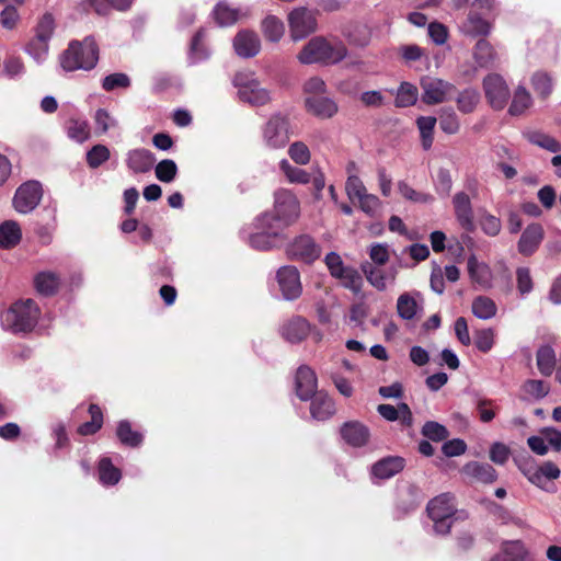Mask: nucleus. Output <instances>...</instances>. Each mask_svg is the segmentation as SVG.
<instances>
[{
  "instance_id": "8",
  "label": "nucleus",
  "mask_w": 561,
  "mask_h": 561,
  "mask_svg": "<svg viewBox=\"0 0 561 561\" xmlns=\"http://www.w3.org/2000/svg\"><path fill=\"white\" fill-rule=\"evenodd\" d=\"M427 513L434 523L435 533L438 535L448 534L455 514L453 496L449 494L436 496L427 504Z\"/></svg>"
},
{
  "instance_id": "17",
  "label": "nucleus",
  "mask_w": 561,
  "mask_h": 561,
  "mask_svg": "<svg viewBox=\"0 0 561 561\" xmlns=\"http://www.w3.org/2000/svg\"><path fill=\"white\" fill-rule=\"evenodd\" d=\"M233 48L239 57L251 58L259 54L261 41L256 33L242 30L233 38Z\"/></svg>"
},
{
  "instance_id": "44",
  "label": "nucleus",
  "mask_w": 561,
  "mask_h": 561,
  "mask_svg": "<svg viewBox=\"0 0 561 561\" xmlns=\"http://www.w3.org/2000/svg\"><path fill=\"white\" fill-rule=\"evenodd\" d=\"M437 118L434 116H420L416 119V125L420 130L422 146L425 150H428L433 144V131Z\"/></svg>"
},
{
  "instance_id": "32",
  "label": "nucleus",
  "mask_w": 561,
  "mask_h": 561,
  "mask_svg": "<svg viewBox=\"0 0 561 561\" xmlns=\"http://www.w3.org/2000/svg\"><path fill=\"white\" fill-rule=\"evenodd\" d=\"M473 58L479 68H490L496 60V53L488 41L480 39L476 44Z\"/></svg>"
},
{
  "instance_id": "55",
  "label": "nucleus",
  "mask_w": 561,
  "mask_h": 561,
  "mask_svg": "<svg viewBox=\"0 0 561 561\" xmlns=\"http://www.w3.org/2000/svg\"><path fill=\"white\" fill-rule=\"evenodd\" d=\"M94 124L95 133L98 135H103L107 133L111 128L116 127L117 121L105 108H99L94 114Z\"/></svg>"
},
{
  "instance_id": "22",
  "label": "nucleus",
  "mask_w": 561,
  "mask_h": 561,
  "mask_svg": "<svg viewBox=\"0 0 561 561\" xmlns=\"http://www.w3.org/2000/svg\"><path fill=\"white\" fill-rule=\"evenodd\" d=\"M468 273L472 283L482 289L492 286L493 275L491 268L483 262H479L476 255L468 257Z\"/></svg>"
},
{
  "instance_id": "29",
  "label": "nucleus",
  "mask_w": 561,
  "mask_h": 561,
  "mask_svg": "<svg viewBox=\"0 0 561 561\" xmlns=\"http://www.w3.org/2000/svg\"><path fill=\"white\" fill-rule=\"evenodd\" d=\"M22 238L20 225L14 220H7L0 225V248L11 249L15 247Z\"/></svg>"
},
{
  "instance_id": "60",
  "label": "nucleus",
  "mask_w": 561,
  "mask_h": 561,
  "mask_svg": "<svg viewBox=\"0 0 561 561\" xmlns=\"http://www.w3.org/2000/svg\"><path fill=\"white\" fill-rule=\"evenodd\" d=\"M422 434L434 442H440L448 437L447 428L434 421H428L423 425Z\"/></svg>"
},
{
  "instance_id": "21",
  "label": "nucleus",
  "mask_w": 561,
  "mask_h": 561,
  "mask_svg": "<svg viewBox=\"0 0 561 561\" xmlns=\"http://www.w3.org/2000/svg\"><path fill=\"white\" fill-rule=\"evenodd\" d=\"M543 239V229L539 224L529 225L520 236L518 251L523 255H531Z\"/></svg>"
},
{
  "instance_id": "14",
  "label": "nucleus",
  "mask_w": 561,
  "mask_h": 561,
  "mask_svg": "<svg viewBox=\"0 0 561 561\" xmlns=\"http://www.w3.org/2000/svg\"><path fill=\"white\" fill-rule=\"evenodd\" d=\"M287 254L295 260L306 263H312L321 255V248L314 240L308 236L302 234L297 237L287 248Z\"/></svg>"
},
{
  "instance_id": "2",
  "label": "nucleus",
  "mask_w": 561,
  "mask_h": 561,
  "mask_svg": "<svg viewBox=\"0 0 561 561\" xmlns=\"http://www.w3.org/2000/svg\"><path fill=\"white\" fill-rule=\"evenodd\" d=\"M41 317V309L31 299L15 301L0 313V322L4 330L13 333H28L34 330Z\"/></svg>"
},
{
  "instance_id": "46",
  "label": "nucleus",
  "mask_w": 561,
  "mask_h": 561,
  "mask_svg": "<svg viewBox=\"0 0 561 561\" xmlns=\"http://www.w3.org/2000/svg\"><path fill=\"white\" fill-rule=\"evenodd\" d=\"M417 88L410 82H402L398 88L396 95V105L398 107H408L414 105L417 101Z\"/></svg>"
},
{
  "instance_id": "7",
  "label": "nucleus",
  "mask_w": 561,
  "mask_h": 561,
  "mask_svg": "<svg viewBox=\"0 0 561 561\" xmlns=\"http://www.w3.org/2000/svg\"><path fill=\"white\" fill-rule=\"evenodd\" d=\"M318 11L307 7L293 9L287 16L289 34L294 42L305 39L318 30Z\"/></svg>"
},
{
  "instance_id": "4",
  "label": "nucleus",
  "mask_w": 561,
  "mask_h": 561,
  "mask_svg": "<svg viewBox=\"0 0 561 561\" xmlns=\"http://www.w3.org/2000/svg\"><path fill=\"white\" fill-rule=\"evenodd\" d=\"M263 215L284 231L299 218L300 204L290 191L282 188L274 194L273 211H265Z\"/></svg>"
},
{
  "instance_id": "47",
  "label": "nucleus",
  "mask_w": 561,
  "mask_h": 561,
  "mask_svg": "<svg viewBox=\"0 0 561 561\" xmlns=\"http://www.w3.org/2000/svg\"><path fill=\"white\" fill-rule=\"evenodd\" d=\"M91 7L100 15H106L111 9L125 11L130 8L133 0H89Z\"/></svg>"
},
{
  "instance_id": "49",
  "label": "nucleus",
  "mask_w": 561,
  "mask_h": 561,
  "mask_svg": "<svg viewBox=\"0 0 561 561\" xmlns=\"http://www.w3.org/2000/svg\"><path fill=\"white\" fill-rule=\"evenodd\" d=\"M49 49V41L33 37L25 47V51L37 62L42 64L47 55Z\"/></svg>"
},
{
  "instance_id": "13",
  "label": "nucleus",
  "mask_w": 561,
  "mask_h": 561,
  "mask_svg": "<svg viewBox=\"0 0 561 561\" xmlns=\"http://www.w3.org/2000/svg\"><path fill=\"white\" fill-rule=\"evenodd\" d=\"M276 280L284 299L295 300L300 297L302 285L297 267L291 265L279 267L276 273Z\"/></svg>"
},
{
  "instance_id": "5",
  "label": "nucleus",
  "mask_w": 561,
  "mask_h": 561,
  "mask_svg": "<svg viewBox=\"0 0 561 561\" xmlns=\"http://www.w3.org/2000/svg\"><path fill=\"white\" fill-rule=\"evenodd\" d=\"M248 243L251 248L260 251L271 250L278 247L285 240L284 231L261 214L252 224V231L248 233Z\"/></svg>"
},
{
  "instance_id": "53",
  "label": "nucleus",
  "mask_w": 561,
  "mask_h": 561,
  "mask_svg": "<svg viewBox=\"0 0 561 561\" xmlns=\"http://www.w3.org/2000/svg\"><path fill=\"white\" fill-rule=\"evenodd\" d=\"M156 178L164 183H171L178 174V165L171 159L161 160L154 169Z\"/></svg>"
},
{
  "instance_id": "24",
  "label": "nucleus",
  "mask_w": 561,
  "mask_h": 561,
  "mask_svg": "<svg viewBox=\"0 0 561 561\" xmlns=\"http://www.w3.org/2000/svg\"><path fill=\"white\" fill-rule=\"evenodd\" d=\"M490 561H535L529 556L525 545L519 540L507 541L503 545L501 552Z\"/></svg>"
},
{
  "instance_id": "36",
  "label": "nucleus",
  "mask_w": 561,
  "mask_h": 561,
  "mask_svg": "<svg viewBox=\"0 0 561 561\" xmlns=\"http://www.w3.org/2000/svg\"><path fill=\"white\" fill-rule=\"evenodd\" d=\"M537 367L543 376H550L556 368V353L549 345L541 346L536 355Z\"/></svg>"
},
{
  "instance_id": "23",
  "label": "nucleus",
  "mask_w": 561,
  "mask_h": 561,
  "mask_svg": "<svg viewBox=\"0 0 561 561\" xmlns=\"http://www.w3.org/2000/svg\"><path fill=\"white\" fill-rule=\"evenodd\" d=\"M154 156L147 149H133L126 154L128 169L134 173H146L154 164Z\"/></svg>"
},
{
  "instance_id": "51",
  "label": "nucleus",
  "mask_w": 561,
  "mask_h": 561,
  "mask_svg": "<svg viewBox=\"0 0 561 561\" xmlns=\"http://www.w3.org/2000/svg\"><path fill=\"white\" fill-rule=\"evenodd\" d=\"M91 421L81 424L78 432L81 435H92L96 433L103 423V415L101 409L96 404H91L89 408Z\"/></svg>"
},
{
  "instance_id": "34",
  "label": "nucleus",
  "mask_w": 561,
  "mask_h": 561,
  "mask_svg": "<svg viewBox=\"0 0 561 561\" xmlns=\"http://www.w3.org/2000/svg\"><path fill=\"white\" fill-rule=\"evenodd\" d=\"M533 104V98L524 85H518L514 92L508 113L513 116L522 115Z\"/></svg>"
},
{
  "instance_id": "37",
  "label": "nucleus",
  "mask_w": 561,
  "mask_h": 561,
  "mask_svg": "<svg viewBox=\"0 0 561 561\" xmlns=\"http://www.w3.org/2000/svg\"><path fill=\"white\" fill-rule=\"evenodd\" d=\"M334 278L339 279L341 284L358 294L363 287V278L357 270L352 266H345Z\"/></svg>"
},
{
  "instance_id": "64",
  "label": "nucleus",
  "mask_w": 561,
  "mask_h": 561,
  "mask_svg": "<svg viewBox=\"0 0 561 561\" xmlns=\"http://www.w3.org/2000/svg\"><path fill=\"white\" fill-rule=\"evenodd\" d=\"M453 181L450 172L447 169H439L435 179L436 192L442 197H447L451 191Z\"/></svg>"
},
{
  "instance_id": "10",
  "label": "nucleus",
  "mask_w": 561,
  "mask_h": 561,
  "mask_svg": "<svg viewBox=\"0 0 561 561\" xmlns=\"http://www.w3.org/2000/svg\"><path fill=\"white\" fill-rule=\"evenodd\" d=\"M43 197V188L37 181H27L20 185L13 197V207L20 214L34 210Z\"/></svg>"
},
{
  "instance_id": "35",
  "label": "nucleus",
  "mask_w": 561,
  "mask_h": 561,
  "mask_svg": "<svg viewBox=\"0 0 561 561\" xmlns=\"http://www.w3.org/2000/svg\"><path fill=\"white\" fill-rule=\"evenodd\" d=\"M526 138L533 145H536L542 149H546L550 152H559L561 151V142L558 141L554 137L541 131V130H530L526 133Z\"/></svg>"
},
{
  "instance_id": "63",
  "label": "nucleus",
  "mask_w": 561,
  "mask_h": 561,
  "mask_svg": "<svg viewBox=\"0 0 561 561\" xmlns=\"http://www.w3.org/2000/svg\"><path fill=\"white\" fill-rule=\"evenodd\" d=\"M302 89L306 96L323 95L327 94L328 85L322 78L313 76L305 81Z\"/></svg>"
},
{
  "instance_id": "57",
  "label": "nucleus",
  "mask_w": 561,
  "mask_h": 561,
  "mask_svg": "<svg viewBox=\"0 0 561 561\" xmlns=\"http://www.w3.org/2000/svg\"><path fill=\"white\" fill-rule=\"evenodd\" d=\"M398 190L404 198L415 203L427 204L434 201L431 194L417 192L404 181L398 182Z\"/></svg>"
},
{
  "instance_id": "12",
  "label": "nucleus",
  "mask_w": 561,
  "mask_h": 561,
  "mask_svg": "<svg viewBox=\"0 0 561 561\" xmlns=\"http://www.w3.org/2000/svg\"><path fill=\"white\" fill-rule=\"evenodd\" d=\"M485 98L494 110H502L510 99V88L499 73H489L482 82Z\"/></svg>"
},
{
  "instance_id": "42",
  "label": "nucleus",
  "mask_w": 561,
  "mask_h": 561,
  "mask_svg": "<svg viewBox=\"0 0 561 561\" xmlns=\"http://www.w3.org/2000/svg\"><path fill=\"white\" fill-rule=\"evenodd\" d=\"M496 311L495 302L486 296H478L472 301V312L479 319L489 320L496 314Z\"/></svg>"
},
{
  "instance_id": "33",
  "label": "nucleus",
  "mask_w": 561,
  "mask_h": 561,
  "mask_svg": "<svg viewBox=\"0 0 561 561\" xmlns=\"http://www.w3.org/2000/svg\"><path fill=\"white\" fill-rule=\"evenodd\" d=\"M421 294L415 291L413 294L404 293L399 296L397 300L398 314L404 320H412L417 313L416 298H420Z\"/></svg>"
},
{
  "instance_id": "6",
  "label": "nucleus",
  "mask_w": 561,
  "mask_h": 561,
  "mask_svg": "<svg viewBox=\"0 0 561 561\" xmlns=\"http://www.w3.org/2000/svg\"><path fill=\"white\" fill-rule=\"evenodd\" d=\"M261 134L265 148L271 150L283 149L293 136L290 119L286 115L276 113L263 125Z\"/></svg>"
},
{
  "instance_id": "27",
  "label": "nucleus",
  "mask_w": 561,
  "mask_h": 561,
  "mask_svg": "<svg viewBox=\"0 0 561 561\" xmlns=\"http://www.w3.org/2000/svg\"><path fill=\"white\" fill-rule=\"evenodd\" d=\"M463 472L482 483H492L496 480L495 469L489 463L471 461L463 467Z\"/></svg>"
},
{
  "instance_id": "31",
  "label": "nucleus",
  "mask_w": 561,
  "mask_h": 561,
  "mask_svg": "<svg viewBox=\"0 0 561 561\" xmlns=\"http://www.w3.org/2000/svg\"><path fill=\"white\" fill-rule=\"evenodd\" d=\"M522 399L538 401L543 399L550 391L548 382L538 379H527L522 385Z\"/></svg>"
},
{
  "instance_id": "9",
  "label": "nucleus",
  "mask_w": 561,
  "mask_h": 561,
  "mask_svg": "<svg viewBox=\"0 0 561 561\" xmlns=\"http://www.w3.org/2000/svg\"><path fill=\"white\" fill-rule=\"evenodd\" d=\"M421 100L427 105H436L453 99L457 89L455 84L440 78L425 76L421 79Z\"/></svg>"
},
{
  "instance_id": "50",
  "label": "nucleus",
  "mask_w": 561,
  "mask_h": 561,
  "mask_svg": "<svg viewBox=\"0 0 561 561\" xmlns=\"http://www.w3.org/2000/svg\"><path fill=\"white\" fill-rule=\"evenodd\" d=\"M439 127L449 135L456 134L459 130L460 123L453 107H443L439 111Z\"/></svg>"
},
{
  "instance_id": "16",
  "label": "nucleus",
  "mask_w": 561,
  "mask_h": 561,
  "mask_svg": "<svg viewBox=\"0 0 561 561\" xmlns=\"http://www.w3.org/2000/svg\"><path fill=\"white\" fill-rule=\"evenodd\" d=\"M305 105L310 114L322 119L331 118L339 112L337 103L325 94L306 96Z\"/></svg>"
},
{
  "instance_id": "58",
  "label": "nucleus",
  "mask_w": 561,
  "mask_h": 561,
  "mask_svg": "<svg viewBox=\"0 0 561 561\" xmlns=\"http://www.w3.org/2000/svg\"><path fill=\"white\" fill-rule=\"evenodd\" d=\"M288 156L294 162L300 165L308 164L311 159L309 148L302 141L293 142L288 148Z\"/></svg>"
},
{
  "instance_id": "15",
  "label": "nucleus",
  "mask_w": 561,
  "mask_h": 561,
  "mask_svg": "<svg viewBox=\"0 0 561 561\" xmlns=\"http://www.w3.org/2000/svg\"><path fill=\"white\" fill-rule=\"evenodd\" d=\"M455 216L460 227L468 232H472L476 228L473 219V209L470 197L465 192H458L453 197Z\"/></svg>"
},
{
  "instance_id": "48",
  "label": "nucleus",
  "mask_w": 561,
  "mask_h": 561,
  "mask_svg": "<svg viewBox=\"0 0 561 561\" xmlns=\"http://www.w3.org/2000/svg\"><path fill=\"white\" fill-rule=\"evenodd\" d=\"M360 267L366 276V279L373 287L380 291L386 289V275L382 270L374 266L369 262H364Z\"/></svg>"
},
{
  "instance_id": "19",
  "label": "nucleus",
  "mask_w": 561,
  "mask_h": 561,
  "mask_svg": "<svg viewBox=\"0 0 561 561\" xmlns=\"http://www.w3.org/2000/svg\"><path fill=\"white\" fill-rule=\"evenodd\" d=\"M341 436L346 444L353 447H364L369 442L370 431L358 421H350L341 427Z\"/></svg>"
},
{
  "instance_id": "11",
  "label": "nucleus",
  "mask_w": 561,
  "mask_h": 561,
  "mask_svg": "<svg viewBox=\"0 0 561 561\" xmlns=\"http://www.w3.org/2000/svg\"><path fill=\"white\" fill-rule=\"evenodd\" d=\"M234 84L239 88V99L244 103H249L253 106H261L270 101L268 92L261 88L260 83L255 79L250 78L247 75H237L234 78Z\"/></svg>"
},
{
  "instance_id": "3",
  "label": "nucleus",
  "mask_w": 561,
  "mask_h": 561,
  "mask_svg": "<svg viewBox=\"0 0 561 561\" xmlns=\"http://www.w3.org/2000/svg\"><path fill=\"white\" fill-rule=\"evenodd\" d=\"M99 60V48L92 37L83 41H73L60 55V66L66 71L91 70Z\"/></svg>"
},
{
  "instance_id": "1",
  "label": "nucleus",
  "mask_w": 561,
  "mask_h": 561,
  "mask_svg": "<svg viewBox=\"0 0 561 561\" xmlns=\"http://www.w3.org/2000/svg\"><path fill=\"white\" fill-rule=\"evenodd\" d=\"M350 56L343 39L335 35H318L310 38L297 54L301 65L335 66Z\"/></svg>"
},
{
  "instance_id": "26",
  "label": "nucleus",
  "mask_w": 561,
  "mask_h": 561,
  "mask_svg": "<svg viewBox=\"0 0 561 561\" xmlns=\"http://www.w3.org/2000/svg\"><path fill=\"white\" fill-rule=\"evenodd\" d=\"M335 412L332 398L324 392H318L311 398L310 414L317 421H325Z\"/></svg>"
},
{
  "instance_id": "54",
  "label": "nucleus",
  "mask_w": 561,
  "mask_h": 561,
  "mask_svg": "<svg viewBox=\"0 0 561 561\" xmlns=\"http://www.w3.org/2000/svg\"><path fill=\"white\" fill-rule=\"evenodd\" d=\"M467 27L468 32L476 36L488 35L491 31L490 23L476 11L469 13Z\"/></svg>"
},
{
  "instance_id": "39",
  "label": "nucleus",
  "mask_w": 561,
  "mask_h": 561,
  "mask_svg": "<svg viewBox=\"0 0 561 561\" xmlns=\"http://www.w3.org/2000/svg\"><path fill=\"white\" fill-rule=\"evenodd\" d=\"M534 91L542 99L548 98L553 89V79L546 71H536L530 78Z\"/></svg>"
},
{
  "instance_id": "52",
  "label": "nucleus",
  "mask_w": 561,
  "mask_h": 561,
  "mask_svg": "<svg viewBox=\"0 0 561 561\" xmlns=\"http://www.w3.org/2000/svg\"><path fill=\"white\" fill-rule=\"evenodd\" d=\"M67 135L77 142H84L90 136L89 124L81 119H70L67 123Z\"/></svg>"
},
{
  "instance_id": "45",
  "label": "nucleus",
  "mask_w": 561,
  "mask_h": 561,
  "mask_svg": "<svg viewBox=\"0 0 561 561\" xmlns=\"http://www.w3.org/2000/svg\"><path fill=\"white\" fill-rule=\"evenodd\" d=\"M279 169L287 181L296 184H307L311 178L309 173L298 167L291 165L288 160L283 159L279 162Z\"/></svg>"
},
{
  "instance_id": "20",
  "label": "nucleus",
  "mask_w": 561,
  "mask_h": 561,
  "mask_svg": "<svg viewBox=\"0 0 561 561\" xmlns=\"http://www.w3.org/2000/svg\"><path fill=\"white\" fill-rule=\"evenodd\" d=\"M311 332V327L307 320L300 317L293 318L285 322L280 328L282 336L289 343H299Z\"/></svg>"
},
{
  "instance_id": "40",
  "label": "nucleus",
  "mask_w": 561,
  "mask_h": 561,
  "mask_svg": "<svg viewBox=\"0 0 561 561\" xmlns=\"http://www.w3.org/2000/svg\"><path fill=\"white\" fill-rule=\"evenodd\" d=\"M116 435L122 444L129 447H137L142 442V435L139 432L134 431L130 423L126 420L118 423Z\"/></svg>"
},
{
  "instance_id": "62",
  "label": "nucleus",
  "mask_w": 561,
  "mask_h": 561,
  "mask_svg": "<svg viewBox=\"0 0 561 561\" xmlns=\"http://www.w3.org/2000/svg\"><path fill=\"white\" fill-rule=\"evenodd\" d=\"M130 85V80L127 75L123 72H115L106 76L102 81V88L105 91H113L118 88H128Z\"/></svg>"
},
{
  "instance_id": "61",
  "label": "nucleus",
  "mask_w": 561,
  "mask_h": 561,
  "mask_svg": "<svg viewBox=\"0 0 561 561\" xmlns=\"http://www.w3.org/2000/svg\"><path fill=\"white\" fill-rule=\"evenodd\" d=\"M55 31V20L50 13H45L35 27V37L50 41Z\"/></svg>"
},
{
  "instance_id": "43",
  "label": "nucleus",
  "mask_w": 561,
  "mask_h": 561,
  "mask_svg": "<svg viewBox=\"0 0 561 561\" xmlns=\"http://www.w3.org/2000/svg\"><path fill=\"white\" fill-rule=\"evenodd\" d=\"M262 31L268 41L276 43L283 37L285 26L280 19L268 15L262 22Z\"/></svg>"
},
{
  "instance_id": "59",
  "label": "nucleus",
  "mask_w": 561,
  "mask_h": 561,
  "mask_svg": "<svg viewBox=\"0 0 561 561\" xmlns=\"http://www.w3.org/2000/svg\"><path fill=\"white\" fill-rule=\"evenodd\" d=\"M203 32L199 31L192 39L191 50H190V61L191 64H197L202 60L208 58L209 53L202 44Z\"/></svg>"
},
{
  "instance_id": "41",
  "label": "nucleus",
  "mask_w": 561,
  "mask_h": 561,
  "mask_svg": "<svg viewBox=\"0 0 561 561\" xmlns=\"http://www.w3.org/2000/svg\"><path fill=\"white\" fill-rule=\"evenodd\" d=\"M480 101V93L473 88H467L456 98L457 107L461 113H472Z\"/></svg>"
},
{
  "instance_id": "56",
  "label": "nucleus",
  "mask_w": 561,
  "mask_h": 561,
  "mask_svg": "<svg viewBox=\"0 0 561 561\" xmlns=\"http://www.w3.org/2000/svg\"><path fill=\"white\" fill-rule=\"evenodd\" d=\"M110 149L104 145H95L87 152V163L96 169L110 159Z\"/></svg>"
},
{
  "instance_id": "28",
  "label": "nucleus",
  "mask_w": 561,
  "mask_h": 561,
  "mask_svg": "<svg viewBox=\"0 0 561 561\" xmlns=\"http://www.w3.org/2000/svg\"><path fill=\"white\" fill-rule=\"evenodd\" d=\"M60 285L58 275L50 271L39 272L34 277V287L43 296L54 295Z\"/></svg>"
},
{
  "instance_id": "30",
  "label": "nucleus",
  "mask_w": 561,
  "mask_h": 561,
  "mask_svg": "<svg viewBox=\"0 0 561 561\" xmlns=\"http://www.w3.org/2000/svg\"><path fill=\"white\" fill-rule=\"evenodd\" d=\"M245 13L232 8L227 2H219L214 9V18L220 26H230L238 22Z\"/></svg>"
},
{
  "instance_id": "25",
  "label": "nucleus",
  "mask_w": 561,
  "mask_h": 561,
  "mask_svg": "<svg viewBox=\"0 0 561 561\" xmlns=\"http://www.w3.org/2000/svg\"><path fill=\"white\" fill-rule=\"evenodd\" d=\"M404 468V459L401 457H386L371 467V474L376 479L386 480L399 473Z\"/></svg>"
},
{
  "instance_id": "18",
  "label": "nucleus",
  "mask_w": 561,
  "mask_h": 561,
  "mask_svg": "<svg viewBox=\"0 0 561 561\" xmlns=\"http://www.w3.org/2000/svg\"><path fill=\"white\" fill-rule=\"evenodd\" d=\"M317 376L308 366H300L296 374V393L302 401L313 398L317 392Z\"/></svg>"
},
{
  "instance_id": "38",
  "label": "nucleus",
  "mask_w": 561,
  "mask_h": 561,
  "mask_svg": "<svg viewBox=\"0 0 561 561\" xmlns=\"http://www.w3.org/2000/svg\"><path fill=\"white\" fill-rule=\"evenodd\" d=\"M99 479L104 485H114L121 480V471L113 466L110 458L104 457L99 462Z\"/></svg>"
}]
</instances>
